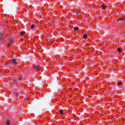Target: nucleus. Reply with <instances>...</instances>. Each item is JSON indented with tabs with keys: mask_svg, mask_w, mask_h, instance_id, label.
Here are the masks:
<instances>
[{
	"mask_svg": "<svg viewBox=\"0 0 125 125\" xmlns=\"http://www.w3.org/2000/svg\"><path fill=\"white\" fill-rule=\"evenodd\" d=\"M35 27H36V24H32L31 27L30 28L31 29H33L34 28H35Z\"/></svg>",
	"mask_w": 125,
	"mask_h": 125,
	"instance_id": "0eeeda50",
	"label": "nucleus"
},
{
	"mask_svg": "<svg viewBox=\"0 0 125 125\" xmlns=\"http://www.w3.org/2000/svg\"><path fill=\"white\" fill-rule=\"evenodd\" d=\"M19 80H21V78H20V79H19Z\"/></svg>",
	"mask_w": 125,
	"mask_h": 125,
	"instance_id": "aec40b11",
	"label": "nucleus"
},
{
	"mask_svg": "<svg viewBox=\"0 0 125 125\" xmlns=\"http://www.w3.org/2000/svg\"><path fill=\"white\" fill-rule=\"evenodd\" d=\"M76 15H81V14H80L78 12L76 13Z\"/></svg>",
	"mask_w": 125,
	"mask_h": 125,
	"instance_id": "f3484780",
	"label": "nucleus"
},
{
	"mask_svg": "<svg viewBox=\"0 0 125 125\" xmlns=\"http://www.w3.org/2000/svg\"><path fill=\"white\" fill-rule=\"evenodd\" d=\"M4 36L3 34H0V40H3Z\"/></svg>",
	"mask_w": 125,
	"mask_h": 125,
	"instance_id": "7ed1b4c3",
	"label": "nucleus"
},
{
	"mask_svg": "<svg viewBox=\"0 0 125 125\" xmlns=\"http://www.w3.org/2000/svg\"><path fill=\"white\" fill-rule=\"evenodd\" d=\"M15 95H16L17 96H18V94H17V93H16V92H15Z\"/></svg>",
	"mask_w": 125,
	"mask_h": 125,
	"instance_id": "a211bd4d",
	"label": "nucleus"
},
{
	"mask_svg": "<svg viewBox=\"0 0 125 125\" xmlns=\"http://www.w3.org/2000/svg\"><path fill=\"white\" fill-rule=\"evenodd\" d=\"M48 41L49 42H51V39H49Z\"/></svg>",
	"mask_w": 125,
	"mask_h": 125,
	"instance_id": "6ab92c4d",
	"label": "nucleus"
},
{
	"mask_svg": "<svg viewBox=\"0 0 125 125\" xmlns=\"http://www.w3.org/2000/svg\"><path fill=\"white\" fill-rule=\"evenodd\" d=\"M122 50H122V49H121L120 48H119L118 49V51L119 52H121V51H122Z\"/></svg>",
	"mask_w": 125,
	"mask_h": 125,
	"instance_id": "ddd939ff",
	"label": "nucleus"
},
{
	"mask_svg": "<svg viewBox=\"0 0 125 125\" xmlns=\"http://www.w3.org/2000/svg\"><path fill=\"white\" fill-rule=\"evenodd\" d=\"M102 8L103 10H105V8H106V6L104 5H102Z\"/></svg>",
	"mask_w": 125,
	"mask_h": 125,
	"instance_id": "423d86ee",
	"label": "nucleus"
},
{
	"mask_svg": "<svg viewBox=\"0 0 125 125\" xmlns=\"http://www.w3.org/2000/svg\"><path fill=\"white\" fill-rule=\"evenodd\" d=\"M118 85H122V84H123V83H122V82H119L118 83Z\"/></svg>",
	"mask_w": 125,
	"mask_h": 125,
	"instance_id": "4468645a",
	"label": "nucleus"
},
{
	"mask_svg": "<svg viewBox=\"0 0 125 125\" xmlns=\"http://www.w3.org/2000/svg\"><path fill=\"white\" fill-rule=\"evenodd\" d=\"M11 61L12 64H14V65H16V64H17V62H16V60H15V59H12Z\"/></svg>",
	"mask_w": 125,
	"mask_h": 125,
	"instance_id": "f257e3e1",
	"label": "nucleus"
},
{
	"mask_svg": "<svg viewBox=\"0 0 125 125\" xmlns=\"http://www.w3.org/2000/svg\"><path fill=\"white\" fill-rule=\"evenodd\" d=\"M24 34H25V31H23V32L21 33L20 35L21 36H23V35H24Z\"/></svg>",
	"mask_w": 125,
	"mask_h": 125,
	"instance_id": "f8f14e48",
	"label": "nucleus"
},
{
	"mask_svg": "<svg viewBox=\"0 0 125 125\" xmlns=\"http://www.w3.org/2000/svg\"><path fill=\"white\" fill-rule=\"evenodd\" d=\"M9 40L10 42L11 43H13V40H12L11 38H10Z\"/></svg>",
	"mask_w": 125,
	"mask_h": 125,
	"instance_id": "9d476101",
	"label": "nucleus"
},
{
	"mask_svg": "<svg viewBox=\"0 0 125 125\" xmlns=\"http://www.w3.org/2000/svg\"><path fill=\"white\" fill-rule=\"evenodd\" d=\"M34 68L36 69V70H39L41 69V67L40 65H35Z\"/></svg>",
	"mask_w": 125,
	"mask_h": 125,
	"instance_id": "f03ea898",
	"label": "nucleus"
},
{
	"mask_svg": "<svg viewBox=\"0 0 125 125\" xmlns=\"http://www.w3.org/2000/svg\"><path fill=\"white\" fill-rule=\"evenodd\" d=\"M78 29H79V27H77V26H75V27L74 28V31H77V30H78Z\"/></svg>",
	"mask_w": 125,
	"mask_h": 125,
	"instance_id": "9b49d317",
	"label": "nucleus"
},
{
	"mask_svg": "<svg viewBox=\"0 0 125 125\" xmlns=\"http://www.w3.org/2000/svg\"><path fill=\"white\" fill-rule=\"evenodd\" d=\"M18 81L19 80L17 79H14L13 80L12 83H17V82H18Z\"/></svg>",
	"mask_w": 125,
	"mask_h": 125,
	"instance_id": "1a4fd4ad",
	"label": "nucleus"
},
{
	"mask_svg": "<svg viewBox=\"0 0 125 125\" xmlns=\"http://www.w3.org/2000/svg\"><path fill=\"white\" fill-rule=\"evenodd\" d=\"M6 125H10V120H7L6 122Z\"/></svg>",
	"mask_w": 125,
	"mask_h": 125,
	"instance_id": "20e7f679",
	"label": "nucleus"
},
{
	"mask_svg": "<svg viewBox=\"0 0 125 125\" xmlns=\"http://www.w3.org/2000/svg\"><path fill=\"white\" fill-rule=\"evenodd\" d=\"M63 111H64V110H63V109H61V110H60V113H61V114H62V113H63Z\"/></svg>",
	"mask_w": 125,
	"mask_h": 125,
	"instance_id": "dca6fc26",
	"label": "nucleus"
},
{
	"mask_svg": "<svg viewBox=\"0 0 125 125\" xmlns=\"http://www.w3.org/2000/svg\"><path fill=\"white\" fill-rule=\"evenodd\" d=\"M7 45H8V46H10V45H11V44L10 42H8L7 43Z\"/></svg>",
	"mask_w": 125,
	"mask_h": 125,
	"instance_id": "2eb2a0df",
	"label": "nucleus"
},
{
	"mask_svg": "<svg viewBox=\"0 0 125 125\" xmlns=\"http://www.w3.org/2000/svg\"><path fill=\"white\" fill-rule=\"evenodd\" d=\"M53 96H54V94H53Z\"/></svg>",
	"mask_w": 125,
	"mask_h": 125,
	"instance_id": "412c9836",
	"label": "nucleus"
},
{
	"mask_svg": "<svg viewBox=\"0 0 125 125\" xmlns=\"http://www.w3.org/2000/svg\"><path fill=\"white\" fill-rule=\"evenodd\" d=\"M125 20V18H120L117 20V21H124Z\"/></svg>",
	"mask_w": 125,
	"mask_h": 125,
	"instance_id": "39448f33",
	"label": "nucleus"
},
{
	"mask_svg": "<svg viewBox=\"0 0 125 125\" xmlns=\"http://www.w3.org/2000/svg\"><path fill=\"white\" fill-rule=\"evenodd\" d=\"M83 39H86L87 38V35L86 34H84V35L83 36Z\"/></svg>",
	"mask_w": 125,
	"mask_h": 125,
	"instance_id": "6e6552de",
	"label": "nucleus"
}]
</instances>
